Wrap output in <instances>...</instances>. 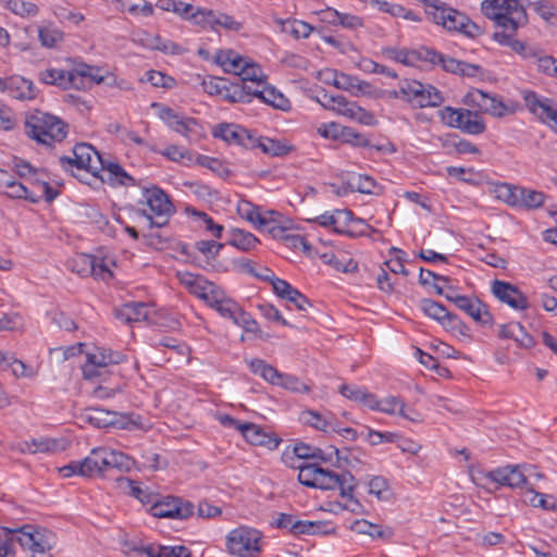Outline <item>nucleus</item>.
Listing matches in <instances>:
<instances>
[{"mask_svg":"<svg viewBox=\"0 0 557 557\" xmlns=\"http://www.w3.org/2000/svg\"><path fill=\"white\" fill-rule=\"evenodd\" d=\"M482 13L494 22L496 30L493 39L511 50L521 49V41L516 38L519 28L528 24L525 8L519 0H484Z\"/></svg>","mask_w":557,"mask_h":557,"instance_id":"f257e3e1","label":"nucleus"},{"mask_svg":"<svg viewBox=\"0 0 557 557\" xmlns=\"http://www.w3.org/2000/svg\"><path fill=\"white\" fill-rule=\"evenodd\" d=\"M382 54L386 59L407 66H420L424 62L438 65L448 73L463 77H475L481 73V66L478 64L454 59L428 47L419 49L385 47L382 49Z\"/></svg>","mask_w":557,"mask_h":557,"instance_id":"f03ea898","label":"nucleus"},{"mask_svg":"<svg viewBox=\"0 0 557 557\" xmlns=\"http://www.w3.org/2000/svg\"><path fill=\"white\" fill-rule=\"evenodd\" d=\"M297 468L299 470L298 481L302 485L320 490L338 488L343 497L351 498L354 478L350 473L337 474L315 463H302Z\"/></svg>","mask_w":557,"mask_h":557,"instance_id":"7ed1b4c3","label":"nucleus"},{"mask_svg":"<svg viewBox=\"0 0 557 557\" xmlns=\"http://www.w3.org/2000/svg\"><path fill=\"white\" fill-rule=\"evenodd\" d=\"M25 133L39 144L52 147L67 136V124L60 117L35 111L26 117Z\"/></svg>","mask_w":557,"mask_h":557,"instance_id":"20e7f679","label":"nucleus"},{"mask_svg":"<svg viewBox=\"0 0 557 557\" xmlns=\"http://www.w3.org/2000/svg\"><path fill=\"white\" fill-rule=\"evenodd\" d=\"M143 198L148 209H141L138 214L146 218L149 227L161 228L169 223L171 215L174 213V207L169 196L159 187L151 186L144 188Z\"/></svg>","mask_w":557,"mask_h":557,"instance_id":"39448f33","label":"nucleus"},{"mask_svg":"<svg viewBox=\"0 0 557 557\" xmlns=\"http://www.w3.org/2000/svg\"><path fill=\"white\" fill-rule=\"evenodd\" d=\"M441 121L453 128L460 129L469 135H480L485 132L486 125L481 115L463 108L444 107L438 112Z\"/></svg>","mask_w":557,"mask_h":557,"instance_id":"423d86ee","label":"nucleus"},{"mask_svg":"<svg viewBox=\"0 0 557 557\" xmlns=\"http://www.w3.org/2000/svg\"><path fill=\"white\" fill-rule=\"evenodd\" d=\"M261 533L252 528L239 527L232 530L226 540L230 554L237 557H257L261 550Z\"/></svg>","mask_w":557,"mask_h":557,"instance_id":"0eeeda50","label":"nucleus"},{"mask_svg":"<svg viewBox=\"0 0 557 557\" xmlns=\"http://www.w3.org/2000/svg\"><path fill=\"white\" fill-rule=\"evenodd\" d=\"M15 541L24 548L42 557H51L49 552L55 545V535L47 529H37L33 525H24L17 531Z\"/></svg>","mask_w":557,"mask_h":557,"instance_id":"6e6552de","label":"nucleus"},{"mask_svg":"<svg viewBox=\"0 0 557 557\" xmlns=\"http://www.w3.org/2000/svg\"><path fill=\"white\" fill-rule=\"evenodd\" d=\"M432 15L436 24L448 30L460 32L471 38L478 37L482 33L480 26L453 8L434 7Z\"/></svg>","mask_w":557,"mask_h":557,"instance_id":"1a4fd4ad","label":"nucleus"},{"mask_svg":"<svg viewBox=\"0 0 557 557\" xmlns=\"http://www.w3.org/2000/svg\"><path fill=\"white\" fill-rule=\"evenodd\" d=\"M73 156H63L59 158V163L64 170L75 166L78 170H86L92 174L100 171L102 158L98 151L89 144H77L74 146Z\"/></svg>","mask_w":557,"mask_h":557,"instance_id":"9d476101","label":"nucleus"},{"mask_svg":"<svg viewBox=\"0 0 557 557\" xmlns=\"http://www.w3.org/2000/svg\"><path fill=\"white\" fill-rule=\"evenodd\" d=\"M124 360L125 356L122 352L96 346L86 354V362L82 367L83 376L86 380H92L101 374V369L110 364H119Z\"/></svg>","mask_w":557,"mask_h":557,"instance_id":"9b49d317","label":"nucleus"},{"mask_svg":"<svg viewBox=\"0 0 557 557\" xmlns=\"http://www.w3.org/2000/svg\"><path fill=\"white\" fill-rule=\"evenodd\" d=\"M237 213L242 219L248 221L258 230H267L274 237L285 232L283 227L276 224L274 215L277 213L275 211H267L265 213H262L258 206H255L248 200H242L238 202Z\"/></svg>","mask_w":557,"mask_h":557,"instance_id":"f8f14e48","label":"nucleus"},{"mask_svg":"<svg viewBox=\"0 0 557 557\" xmlns=\"http://www.w3.org/2000/svg\"><path fill=\"white\" fill-rule=\"evenodd\" d=\"M180 283L194 296L205 301L208 306L219 296L222 288L208 281L203 275L191 272H178Z\"/></svg>","mask_w":557,"mask_h":557,"instance_id":"ddd939ff","label":"nucleus"},{"mask_svg":"<svg viewBox=\"0 0 557 557\" xmlns=\"http://www.w3.org/2000/svg\"><path fill=\"white\" fill-rule=\"evenodd\" d=\"M151 107L157 110L158 116L174 132L186 138L198 134L200 126L196 119L178 114L172 108L158 102H153Z\"/></svg>","mask_w":557,"mask_h":557,"instance_id":"4468645a","label":"nucleus"},{"mask_svg":"<svg viewBox=\"0 0 557 557\" xmlns=\"http://www.w3.org/2000/svg\"><path fill=\"white\" fill-rule=\"evenodd\" d=\"M521 97L532 114L557 132V108L552 99L541 97L533 90H522Z\"/></svg>","mask_w":557,"mask_h":557,"instance_id":"2eb2a0df","label":"nucleus"},{"mask_svg":"<svg viewBox=\"0 0 557 557\" xmlns=\"http://www.w3.org/2000/svg\"><path fill=\"white\" fill-rule=\"evenodd\" d=\"M195 506L191 502L181 497L168 496L156 502L150 511L157 518H171L184 520L194 515Z\"/></svg>","mask_w":557,"mask_h":557,"instance_id":"dca6fc26","label":"nucleus"},{"mask_svg":"<svg viewBox=\"0 0 557 557\" xmlns=\"http://www.w3.org/2000/svg\"><path fill=\"white\" fill-rule=\"evenodd\" d=\"M0 194L11 199H24L30 202H38L40 195L32 187L18 182L15 176L8 171L0 170Z\"/></svg>","mask_w":557,"mask_h":557,"instance_id":"f3484780","label":"nucleus"},{"mask_svg":"<svg viewBox=\"0 0 557 557\" xmlns=\"http://www.w3.org/2000/svg\"><path fill=\"white\" fill-rule=\"evenodd\" d=\"M67 268L81 276L92 275L98 278H104L106 275L112 276L103 262H98L91 255L77 253L66 262Z\"/></svg>","mask_w":557,"mask_h":557,"instance_id":"a211bd4d","label":"nucleus"},{"mask_svg":"<svg viewBox=\"0 0 557 557\" xmlns=\"http://www.w3.org/2000/svg\"><path fill=\"white\" fill-rule=\"evenodd\" d=\"M491 290L499 301L516 310H525L529 307L527 296L511 283L495 280L492 282Z\"/></svg>","mask_w":557,"mask_h":557,"instance_id":"6ab92c4d","label":"nucleus"},{"mask_svg":"<svg viewBox=\"0 0 557 557\" xmlns=\"http://www.w3.org/2000/svg\"><path fill=\"white\" fill-rule=\"evenodd\" d=\"M525 60H534L536 70L547 76L557 78V59L553 55L545 54L544 51L536 46H529L521 41V49L512 50Z\"/></svg>","mask_w":557,"mask_h":557,"instance_id":"aec40b11","label":"nucleus"},{"mask_svg":"<svg viewBox=\"0 0 557 557\" xmlns=\"http://www.w3.org/2000/svg\"><path fill=\"white\" fill-rule=\"evenodd\" d=\"M480 474L482 479L511 488L523 487L528 483L527 476L519 466H507L492 471L481 472Z\"/></svg>","mask_w":557,"mask_h":557,"instance_id":"412c9836","label":"nucleus"},{"mask_svg":"<svg viewBox=\"0 0 557 557\" xmlns=\"http://www.w3.org/2000/svg\"><path fill=\"white\" fill-rule=\"evenodd\" d=\"M420 308L424 314L438 321L444 327L461 332V329L465 326L456 314L449 312L443 305L432 299H422Z\"/></svg>","mask_w":557,"mask_h":557,"instance_id":"4be33fe9","label":"nucleus"},{"mask_svg":"<svg viewBox=\"0 0 557 557\" xmlns=\"http://www.w3.org/2000/svg\"><path fill=\"white\" fill-rule=\"evenodd\" d=\"M330 75L332 79H326V83L332 84L338 89L346 90L355 97L368 95L371 91V84L349 74L332 71Z\"/></svg>","mask_w":557,"mask_h":557,"instance_id":"5701e85b","label":"nucleus"},{"mask_svg":"<svg viewBox=\"0 0 557 557\" xmlns=\"http://www.w3.org/2000/svg\"><path fill=\"white\" fill-rule=\"evenodd\" d=\"M454 304L475 322L482 325H491L493 323V317L488 312L487 306L478 298H471L468 296L456 297L454 299Z\"/></svg>","mask_w":557,"mask_h":557,"instance_id":"b1692460","label":"nucleus"},{"mask_svg":"<svg viewBox=\"0 0 557 557\" xmlns=\"http://www.w3.org/2000/svg\"><path fill=\"white\" fill-rule=\"evenodd\" d=\"M239 432L247 442L255 446H264L269 449H276L281 440L271 433H267L261 426L255 423H245Z\"/></svg>","mask_w":557,"mask_h":557,"instance_id":"393cba45","label":"nucleus"},{"mask_svg":"<svg viewBox=\"0 0 557 557\" xmlns=\"http://www.w3.org/2000/svg\"><path fill=\"white\" fill-rule=\"evenodd\" d=\"M75 89H86L91 84H101L104 81V76L101 74V70L97 66L88 65L86 63H78L74 67Z\"/></svg>","mask_w":557,"mask_h":557,"instance_id":"a878e982","label":"nucleus"},{"mask_svg":"<svg viewBox=\"0 0 557 557\" xmlns=\"http://www.w3.org/2000/svg\"><path fill=\"white\" fill-rule=\"evenodd\" d=\"M103 447L94 448L89 456L79 461L82 476H95L107 471Z\"/></svg>","mask_w":557,"mask_h":557,"instance_id":"bb28decb","label":"nucleus"},{"mask_svg":"<svg viewBox=\"0 0 557 557\" xmlns=\"http://www.w3.org/2000/svg\"><path fill=\"white\" fill-rule=\"evenodd\" d=\"M39 81L44 84L55 85L63 89L74 88V69L71 71L47 69L39 73Z\"/></svg>","mask_w":557,"mask_h":557,"instance_id":"cd10ccee","label":"nucleus"},{"mask_svg":"<svg viewBox=\"0 0 557 557\" xmlns=\"http://www.w3.org/2000/svg\"><path fill=\"white\" fill-rule=\"evenodd\" d=\"M322 261L337 271L351 273L357 271L358 263L345 251H327L321 255Z\"/></svg>","mask_w":557,"mask_h":557,"instance_id":"c85d7f7f","label":"nucleus"},{"mask_svg":"<svg viewBox=\"0 0 557 557\" xmlns=\"http://www.w3.org/2000/svg\"><path fill=\"white\" fill-rule=\"evenodd\" d=\"M476 95L480 97L476 100L480 108L493 116L502 117L515 112L513 108L504 103L500 98L490 96L481 90H476Z\"/></svg>","mask_w":557,"mask_h":557,"instance_id":"c756f323","label":"nucleus"},{"mask_svg":"<svg viewBox=\"0 0 557 557\" xmlns=\"http://www.w3.org/2000/svg\"><path fill=\"white\" fill-rule=\"evenodd\" d=\"M377 189H380V187L373 177L369 175L355 174L347 180L343 193L337 191V195H345L348 191H358L371 195L377 194Z\"/></svg>","mask_w":557,"mask_h":557,"instance_id":"7c9ffc66","label":"nucleus"},{"mask_svg":"<svg viewBox=\"0 0 557 557\" xmlns=\"http://www.w3.org/2000/svg\"><path fill=\"white\" fill-rule=\"evenodd\" d=\"M248 58H244L233 50H220L215 54V61L226 73L240 75Z\"/></svg>","mask_w":557,"mask_h":557,"instance_id":"2f4dec72","label":"nucleus"},{"mask_svg":"<svg viewBox=\"0 0 557 557\" xmlns=\"http://www.w3.org/2000/svg\"><path fill=\"white\" fill-rule=\"evenodd\" d=\"M149 307L145 302H128L116 311V318L126 322H140L149 317Z\"/></svg>","mask_w":557,"mask_h":557,"instance_id":"473e14b6","label":"nucleus"},{"mask_svg":"<svg viewBox=\"0 0 557 557\" xmlns=\"http://www.w3.org/2000/svg\"><path fill=\"white\" fill-rule=\"evenodd\" d=\"M14 98L33 99L36 96V88L32 81L22 76L7 78V89Z\"/></svg>","mask_w":557,"mask_h":557,"instance_id":"72a5a7b5","label":"nucleus"},{"mask_svg":"<svg viewBox=\"0 0 557 557\" xmlns=\"http://www.w3.org/2000/svg\"><path fill=\"white\" fill-rule=\"evenodd\" d=\"M247 364L253 374L260 375L265 382L272 385L280 383L278 380L282 377V372L263 359L252 358L247 360Z\"/></svg>","mask_w":557,"mask_h":557,"instance_id":"f704fd0d","label":"nucleus"},{"mask_svg":"<svg viewBox=\"0 0 557 557\" xmlns=\"http://www.w3.org/2000/svg\"><path fill=\"white\" fill-rule=\"evenodd\" d=\"M351 530L358 534H366L371 536L372 539H383L387 540L393 536V530L388 527H383L380 524H374L368 520L361 519L356 520L351 524Z\"/></svg>","mask_w":557,"mask_h":557,"instance_id":"c9c22d12","label":"nucleus"},{"mask_svg":"<svg viewBox=\"0 0 557 557\" xmlns=\"http://www.w3.org/2000/svg\"><path fill=\"white\" fill-rule=\"evenodd\" d=\"M299 419L304 424H308V425H310L319 431L325 432V433L339 432L337 430V425L334 420L327 419L326 417H323L313 410L302 411L300 413Z\"/></svg>","mask_w":557,"mask_h":557,"instance_id":"e433bc0d","label":"nucleus"},{"mask_svg":"<svg viewBox=\"0 0 557 557\" xmlns=\"http://www.w3.org/2000/svg\"><path fill=\"white\" fill-rule=\"evenodd\" d=\"M100 170L108 172V180L121 186H134L136 184L135 178L131 176L119 163L104 161L102 159Z\"/></svg>","mask_w":557,"mask_h":557,"instance_id":"4c0bfd02","label":"nucleus"},{"mask_svg":"<svg viewBox=\"0 0 557 557\" xmlns=\"http://www.w3.org/2000/svg\"><path fill=\"white\" fill-rule=\"evenodd\" d=\"M245 128L233 123H221L213 129V136L221 138L227 144L238 145L243 140Z\"/></svg>","mask_w":557,"mask_h":557,"instance_id":"58836bf2","label":"nucleus"},{"mask_svg":"<svg viewBox=\"0 0 557 557\" xmlns=\"http://www.w3.org/2000/svg\"><path fill=\"white\" fill-rule=\"evenodd\" d=\"M259 243V239L250 232L240 228H233L230 232L228 244L239 250H252L258 246Z\"/></svg>","mask_w":557,"mask_h":557,"instance_id":"ea45409f","label":"nucleus"},{"mask_svg":"<svg viewBox=\"0 0 557 557\" xmlns=\"http://www.w3.org/2000/svg\"><path fill=\"white\" fill-rule=\"evenodd\" d=\"M339 393L356 403L362 404L370 409L374 404V394L370 393L367 388L358 387L356 385L343 384L339 387Z\"/></svg>","mask_w":557,"mask_h":557,"instance_id":"a19ab883","label":"nucleus"},{"mask_svg":"<svg viewBox=\"0 0 557 557\" xmlns=\"http://www.w3.org/2000/svg\"><path fill=\"white\" fill-rule=\"evenodd\" d=\"M444 97L441 91L432 85H422L413 106L419 108L438 107L443 103Z\"/></svg>","mask_w":557,"mask_h":557,"instance_id":"79ce46f5","label":"nucleus"},{"mask_svg":"<svg viewBox=\"0 0 557 557\" xmlns=\"http://www.w3.org/2000/svg\"><path fill=\"white\" fill-rule=\"evenodd\" d=\"M348 220L349 210H336L334 213L325 212L311 221L324 227L332 226L333 231L338 234V230H341L342 226L344 227V222Z\"/></svg>","mask_w":557,"mask_h":557,"instance_id":"37998d69","label":"nucleus"},{"mask_svg":"<svg viewBox=\"0 0 557 557\" xmlns=\"http://www.w3.org/2000/svg\"><path fill=\"white\" fill-rule=\"evenodd\" d=\"M211 308L215 309L222 317L234 321L240 307L232 298L227 297L225 292L222 289L221 296L216 297L210 305Z\"/></svg>","mask_w":557,"mask_h":557,"instance_id":"c03bdc74","label":"nucleus"},{"mask_svg":"<svg viewBox=\"0 0 557 557\" xmlns=\"http://www.w3.org/2000/svg\"><path fill=\"white\" fill-rule=\"evenodd\" d=\"M63 38V32L52 23H49L45 26H40L38 28V39L41 46L45 48L51 49L57 47V45L61 42Z\"/></svg>","mask_w":557,"mask_h":557,"instance_id":"a18cd8bd","label":"nucleus"},{"mask_svg":"<svg viewBox=\"0 0 557 557\" xmlns=\"http://www.w3.org/2000/svg\"><path fill=\"white\" fill-rule=\"evenodd\" d=\"M494 193L497 199L510 207H518L520 195H522L521 187L508 183L496 185Z\"/></svg>","mask_w":557,"mask_h":557,"instance_id":"49530a36","label":"nucleus"},{"mask_svg":"<svg viewBox=\"0 0 557 557\" xmlns=\"http://www.w3.org/2000/svg\"><path fill=\"white\" fill-rule=\"evenodd\" d=\"M345 226L338 230V234H343L349 237H359L368 234V231H373L362 219H355L352 212L349 210V220L344 222Z\"/></svg>","mask_w":557,"mask_h":557,"instance_id":"de8ad7c7","label":"nucleus"},{"mask_svg":"<svg viewBox=\"0 0 557 557\" xmlns=\"http://www.w3.org/2000/svg\"><path fill=\"white\" fill-rule=\"evenodd\" d=\"M405 408V403L395 396H388L382 400H379L374 395V404L370 406L371 410L381 411L387 414L403 413V409Z\"/></svg>","mask_w":557,"mask_h":557,"instance_id":"09e8293b","label":"nucleus"},{"mask_svg":"<svg viewBox=\"0 0 557 557\" xmlns=\"http://www.w3.org/2000/svg\"><path fill=\"white\" fill-rule=\"evenodd\" d=\"M103 455L106 457V468L107 471L110 469H129L132 460L128 456L123 454L122 451H116L107 447H103Z\"/></svg>","mask_w":557,"mask_h":557,"instance_id":"8fccbe9b","label":"nucleus"},{"mask_svg":"<svg viewBox=\"0 0 557 557\" xmlns=\"http://www.w3.org/2000/svg\"><path fill=\"white\" fill-rule=\"evenodd\" d=\"M4 8L21 17L36 16L39 12L36 3L24 0H7Z\"/></svg>","mask_w":557,"mask_h":557,"instance_id":"3c124183","label":"nucleus"},{"mask_svg":"<svg viewBox=\"0 0 557 557\" xmlns=\"http://www.w3.org/2000/svg\"><path fill=\"white\" fill-rule=\"evenodd\" d=\"M368 493L374 495L379 500H388L392 497L388 481L381 475L373 476L369 480Z\"/></svg>","mask_w":557,"mask_h":557,"instance_id":"603ef678","label":"nucleus"},{"mask_svg":"<svg viewBox=\"0 0 557 557\" xmlns=\"http://www.w3.org/2000/svg\"><path fill=\"white\" fill-rule=\"evenodd\" d=\"M261 151L272 157H283L288 154L293 147L277 139L270 137H262L261 139Z\"/></svg>","mask_w":557,"mask_h":557,"instance_id":"864d4df0","label":"nucleus"},{"mask_svg":"<svg viewBox=\"0 0 557 557\" xmlns=\"http://www.w3.org/2000/svg\"><path fill=\"white\" fill-rule=\"evenodd\" d=\"M280 23L282 24V32L289 34L296 39L307 38L313 30L312 26L304 21L287 20L285 22Z\"/></svg>","mask_w":557,"mask_h":557,"instance_id":"5fc2aeb1","label":"nucleus"},{"mask_svg":"<svg viewBox=\"0 0 557 557\" xmlns=\"http://www.w3.org/2000/svg\"><path fill=\"white\" fill-rule=\"evenodd\" d=\"M321 103L323 107L335 110L345 116L348 115V110L354 106V102H349L342 95L333 96L327 94L323 95V101H321Z\"/></svg>","mask_w":557,"mask_h":557,"instance_id":"6e6d98bb","label":"nucleus"},{"mask_svg":"<svg viewBox=\"0 0 557 557\" xmlns=\"http://www.w3.org/2000/svg\"><path fill=\"white\" fill-rule=\"evenodd\" d=\"M521 191L518 208L534 209L544 203L545 196L543 193L523 187H521Z\"/></svg>","mask_w":557,"mask_h":557,"instance_id":"4d7b16f0","label":"nucleus"},{"mask_svg":"<svg viewBox=\"0 0 557 557\" xmlns=\"http://www.w3.org/2000/svg\"><path fill=\"white\" fill-rule=\"evenodd\" d=\"M242 69V73L239 75L242 82H249V83H264L265 82V75L261 67L252 62L251 60H247L246 64Z\"/></svg>","mask_w":557,"mask_h":557,"instance_id":"13d9d810","label":"nucleus"},{"mask_svg":"<svg viewBox=\"0 0 557 557\" xmlns=\"http://www.w3.org/2000/svg\"><path fill=\"white\" fill-rule=\"evenodd\" d=\"M259 99L274 108L283 109L284 103L287 101L281 92H277L274 88L267 85L264 82L259 92Z\"/></svg>","mask_w":557,"mask_h":557,"instance_id":"bf43d9fd","label":"nucleus"},{"mask_svg":"<svg viewBox=\"0 0 557 557\" xmlns=\"http://www.w3.org/2000/svg\"><path fill=\"white\" fill-rule=\"evenodd\" d=\"M323 529H324V524L322 522L296 519V522L294 523L293 534H295V535H300V534L313 535V534L326 533V531Z\"/></svg>","mask_w":557,"mask_h":557,"instance_id":"052dcab7","label":"nucleus"},{"mask_svg":"<svg viewBox=\"0 0 557 557\" xmlns=\"http://www.w3.org/2000/svg\"><path fill=\"white\" fill-rule=\"evenodd\" d=\"M423 84L414 79H404L399 84L401 99L413 104Z\"/></svg>","mask_w":557,"mask_h":557,"instance_id":"680f3d73","label":"nucleus"},{"mask_svg":"<svg viewBox=\"0 0 557 557\" xmlns=\"http://www.w3.org/2000/svg\"><path fill=\"white\" fill-rule=\"evenodd\" d=\"M146 81L149 82L153 87H162L165 89H172L176 85V81L162 72L150 70L146 74Z\"/></svg>","mask_w":557,"mask_h":557,"instance_id":"e2e57ef3","label":"nucleus"},{"mask_svg":"<svg viewBox=\"0 0 557 557\" xmlns=\"http://www.w3.org/2000/svg\"><path fill=\"white\" fill-rule=\"evenodd\" d=\"M214 11L207 9H196L195 12L190 13L189 21L194 24L214 30L213 26Z\"/></svg>","mask_w":557,"mask_h":557,"instance_id":"0e129e2a","label":"nucleus"},{"mask_svg":"<svg viewBox=\"0 0 557 557\" xmlns=\"http://www.w3.org/2000/svg\"><path fill=\"white\" fill-rule=\"evenodd\" d=\"M280 383L276 386L283 387L285 389L295 392V393H308L310 387L302 383L297 376L286 374L282 372V377H280Z\"/></svg>","mask_w":557,"mask_h":557,"instance_id":"69168bd1","label":"nucleus"},{"mask_svg":"<svg viewBox=\"0 0 557 557\" xmlns=\"http://www.w3.org/2000/svg\"><path fill=\"white\" fill-rule=\"evenodd\" d=\"M29 445L33 447V454L54 453L61 449L59 442L49 437L34 438L29 441Z\"/></svg>","mask_w":557,"mask_h":557,"instance_id":"338daca9","label":"nucleus"},{"mask_svg":"<svg viewBox=\"0 0 557 557\" xmlns=\"http://www.w3.org/2000/svg\"><path fill=\"white\" fill-rule=\"evenodd\" d=\"M87 419L92 425L97 428H106L114 423L113 419L111 418V412L99 408L90 409Z\"/></svg>","mask_w":557,"mask_h":557,"instance_id":"774afa93","label":"nucleus"}]
</instances>
